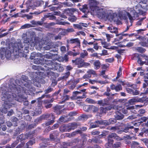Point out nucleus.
Here are the masks:
<instances>
[{
  "label": "nucleus",
  "instance_id": "obj_1",
  "mask_svg": "<svg viewBox=\"0 0 148 148\" xmlns=\"http://www.w3.org/2000/svg\"><path fill=\"white\" fill-rule=\"evenodd\" d=\"M147 4L145 2H140L138 5H136L134 8H128L127 9V12L124 11L122 12L123 14L126 16H122L124 19H127V16L130 21V25H132V23L136 17L140 15L145 16L146 14L147 10Z\"/></svg>",
  "mask_w": 148,
  "mask_h": 148
},
{
  "label": "nucleus",
  "instance_id": "obj_2",
  "mask_svg": "<svg viewBox=\"0 0 148 148\" xmlns=\"http://www.w3.org/2000/svg\"><path fill=\"white\" fill-rule=\"evenodd\" d=\"M28 79L27 76L22 75L20 79L15 80L16 84H11L9 85V88H10L12 91L17 94L21 92L26 93V88L29 90L33 88L27 82Z\"/></svg>",
  "mask_w": 148,
  "mask_h": 148
},
{
  "label": "nucleus",
  "instance_id": "obj_3",
  "mask_svg": "<svg viewBox=\"0 0 148 148\" xmlns=\"http://www.w3.org/2000/svg\"><path fill=\"white\" fill-rule=\"evenodd\" d=\"M44 73L39 71H37L36 72V74L38 76H35L34 77L33 82L34 85L38 87H40L41 85L40 84H44L45 83V81L43 79L40 77H42V75Z\"/></svg>",
  "mask_w": 148,
  "mask_h": 148
},
{
  "label": "nucleus",
  "instance_id": "obj_4",
  "mask_svg": "<svg viewBox=\"0 0 148 148\" xmlns=\"http://www.w3.org/2000/svg\"><path fill=\"white\" fill-rule=\"evenodd\" d=\"M44 3V1L42 0H28L26 3L29 5L30 8H33V7H38L41 6Z\"/></svg>",
  "mask_w": 148,
  "mask_h": 148
},
{
  "label": "nucleus",
  "instance_id": "obj_5",
  "mask_svg": "<svg viewBox=\"0 0 148 148\" xmlns=\"http://www.w3.org/2000/svg\"><path fill=\"white\" fill-rule=\"evenodd\" d=\"M89 5L91 11L93 12H97V11L99 10V7L98 5L99 3L95 0H89Z\"/></svg>",
  "mask_w": 148,
  "mask_h": 148
},
{
  "label": "nucleus",
  "instance_id": "obj_6",
  "mask_svg": "<svg viewBox=\"0 0 148 148\" xmlns=\"http://www.w3.org/2000/svg\"><path fill=\"white\" fill-rule=\"evenodd\" d=\"M42 65L45 67V70L46 71H49V70L53 69V64H55V62H53L51 60H42Z\"/></svg>",
  "mask_w": 148,
  "mask_h": 148
},
{
  "label": "nucleus",
  "instance_id": "obj_7",
  "mask_svg": "<svg viewBox=\"0 0 148 148\" xmlns=\"http://www.w3.org/2000/svg\"><path fill=\"white\" fill-rule=\"evenodd\" d=\"M73 128L72 127L71 125H70L69 124H63L59 128L60 131L62 132H69L72 130H73Z\"/></svg>",
  "mask_w": 148,
  "mask_h": 148
},
{
  "label": "nucleus",
  "instance_id": "obj_8",
  "mask_svg": "<svg viewBox=\"0 0 148 148\" xmlns=\"http://www.w3.org/2000/svg\"><path fill=\"white\" fill-rule=\"evenodd\" d=\"M145 101V99L143 97L140 98L137 97H135L130 100L128 102L130 104L132 105L136 102H139L143 103Z\"/></svg>",
  "mask_w": 148,
  "mask_h": 148
},
{
  "label": "nucleus",
  "instance_id": "obj_9",
  "mask_svg": "<svg viewBox=\"0 0 148 148\" xmlns=\"http://www.w3.org/2000/svg\"><path fill=\"white\" fill-rule=\"evenodd\" d=\"M27 139L26 133L24 134L22 133L19 136H17L16 138L17 140H18L19 142V140H20V141L23 146H24L25 144V143L24 142V141Z\"/></svg>",
  "mask_w": 148,
  "mask_h": 148
},
{
  "label": "nucleus",
  "instance_id": "obj_10",
  "mask_svg": "<svg viewBox=\"0 0 148 148\" xmlns=\"http://www.w3.org/2000/svg\"><path fill=\"white\" fill-rule=\"evenodd\" d=\"M116 122V119H110L109 120V121L106 120L103 121H97V123H98L99 124H103L105 125H108L110 124H113Z\"/></svg>",
  "mask_w": 148,
  "mask_h": 148
},
{
  "label": "nucleus",
  "instance_id": "obj_11",
  "mask_svg": "<svg viewBox=\"0 0 148 148\" xmlns=\"http://www.w3.org/2000/svg\"><path fill=\"white\" fill-rule=\"evenodd\" d=\"M99 10H98L99 12L97 13V12H93L94 14H95L99 16L101 18H102L105 16V10L103 8H99ZM98 11V10H97Z\"/></svg>",
  "mask_w": 148,
  "mask_h": 148
},
{
  "label": "nucleus",
  "instance_id": "obj_12",
  "mask_svg": "<svg viewBox=\"0 0 148 148\" xmlns=\"http://www.w3.org/2000/svg\"><path fill=\"white\" fill-rule=\"evenodd\" d=\"M53 70H57L59 72H62L64 70V68L61 66V65L60 64L55 62V64H54L53 65Z\"/></svg>",
  "mask_w": 148,
  "mask_h": 148
},
{
  "label": "nucleus",
  "instance_id": "obj_13",
  "mask_svg": "<svg viewBox=\"0 0 148 148\" xmlns=\"http://www.w3.org/2000/svg\"><path fill=\"white\" fill-rule=\"evenodd\" d=\"M112 99V97H108L106 99L98 101L97 104L103 106H105L109 103V100Z\"/></svg>",
  "mask_w": 148,
  "mask_h": 148
},
{
  "label": "nucleus",
  "instance_id": "obj_14",
  "mask_svg": "<svg viewBox=\"0 0 148 148\" xmlns=\"http://www.w3.org/2000/svg\"><path fill=\"white\" fill-rule=\"evenodd\" d=\"M64 106H56L53 108L54 112L57 114H60L62 113L61 109L64 107Z\"/></svg>",
  "mask_w": 148,
  "mask_h": 148
},
{
  "label": "nucleus",
  "instance_id": "obj_15",
  "mask_svg": "<svg viewBox=\"0 0 148 148\" xmlns=\"http://www.w3.org/2000/svg\"><path fill=\"white\" fill-rule=\"evenodd\" d=\"M66 85L68 86L70 89L73 90L74 89V78L69 80L66 83Z\"/></svg>",
  "mask_w": 148,
  "mask_h": 148
},
{
  "label": "nucleus",
  "instance_id": "obj_16",
  "mask_svg": "<svg viewBox=\"0 0 148 148\" xmlns=\"http://www.w3.org/2000/svg\"><path fill=\"white\" fill-rule=\"evenodd\" d=\"M128 107L126 106L124 108L122 107L117 106L116 107L117 110H119L121 113V112L124 114H126L127 113V110H129L127 108Z\"/></svg>",
  "mask_w": 148,
  "mask_h": 148
},
{
  "label": "nucleus",
  "instance_id": "obj_17",
  "mask_svg": "<svg viewBox=\"0 0 148 148\" xmlns=\"http://www.w3.org/2000/svg\"><path fill=\"white\" fill-rule=\"evenodd\" d=\"M113 139L108 137V143L106 144V148H112V144L113 143Z\"/></svg>",
  "mask_w": 148,
  "mask_h": 148
},
{
  "label": "nucleus",
  "instance_id": "obj_18",
  "mask_svg": "<svg viewBox=\"0 0 148 148\" xmlns=\"http://www.w3.org/2000/svg\"><path fill=\"white\" fill-rule=\"evenodd\" d=\"M36 131V129L32 132H29L28 133H26L27 138H29L30 139H31L34 136H36L37 135L36 133L35 132Z\"/></svg>",
  "mask_w": 148,
  "mask_h": 148
},
{
  "label": "nucleus",
  "instance_id": "obj_19",
  "mask_svg": "<svg viewBox=\"0 0 148 148\" xmlns=\"http://www.w3.org/2000/svg\"><path fill=\"white\" fill-rule=\"evenodd\" d=\"M115 119L118 120H120L122 119L124 116L119 110H117V112L114 115Z\"/></svg>",
  "mask_w": 148,
  "mask_h": 148
},
{
  "label": "nucleus",
  "instance_id": "obj_20",
  "mask_svg": "<svg viewBox=\"0 0 148 148\" xmlns=\"http://www.w3.org/2000/svg\"><path fill=\"white\" fill-rule=\"evenodd\" d=\"M107 29L112 33H115L116 34L118 32V29L112 26H109L107 28Z\"/></svg>",
  "mask_w": 148,
  "mask_h": 148
},
{
  "label": "nucleus",
  "instance_id": "obj_21",
  "mask_svg": "<svg viewBox=\"0 0 148 148\" xmlns=\"http://www.w3.org/2000/svg\"><path fill=\"white\" fill-rule=\"evenodd\" d=\"M84 62V60L80 58H78L75 60V67H77L79 68V66L82 65V62Z\"/></svg>",
  "mask_w": 148,
  "mask_h": 148
},
{
  "label": "nucleus",
  "instance_id": "obj_22",
  "mask_svg": "<svg viewBox=\"0 0 148 148\" xmlns=\"http://www.w3.org/2000/svg\"><path fill=\"white\" fill-rule=\"evenodd\" d=\"M58 132L57 131H55L52 133L50 134L49 137L51 140H54L56 138H57V136H58Z\"/></svg>",
  "mask_w": 148,
  "mask_h": 148
},
{
  "label": "nucleus",
  "instance_id": "obj_23",
  "mask_svg": "<svg viewBox=\"0 0 148 148\" xmlns=\"http://www.w3.org/2000/svg\"><path fill=\"white\" fill-rule=\"evenodd\" d=\"M94 68L96 70L99 69L101 66V64L99 60L95 61L93 63Z\"/></svg>",
  "mask_w": 148,
  "mask_h": 148
},
{
  "label": "nucleus",
  "instance_id": "obj_24",
  "mask_svg": "<svg viewBox=\"0 0 148 148\" xmlns=\"http://www.w3.org/2000/svg\"><path fill=\"white\" fill-rule=\"evenodd\" d=\"M8 16L6 14H4L2 15V17H3V19L0 22L2 24H5L10 19V18L8 17H8Z\"/></svg>",
  "mask_w": 148,
  "mask_h": 148
},
{
  "label": "nucleus",
  "instance_id": "obj_25",
  "mask_svg": "<svg viewBox=\"0 0 148 148\" xmlns=\"http://www.w3.org/2000/svg\"><path fill=\"white\" fill-rule=\"evenodd\" d=\"M70 74V72L68 71L65 73L63 74V75L59 77L60 79H64L66 80V79L68 78Z\"/></svg>",
  "mask_w": 148,
  "mask_h": 148
},
{
  "label": "nucleus",
  "instance_id": "obj_26",
  "mask_svg": "<svg viewBox=\"0 0 148 148\" xmlns=\"http://www.w3.org/2000/svg\"><path fill=\"white\" fill-rule=\"evenodd\" d=\"M74 0H66V1L63 3V4L67 6H71L73 5Z\"/></svg>",
  "mask_w": 148,
  "mask_h": 148
},
{
  "label": "nucleus",
  "instance_id": "obj_27",
  "mask_svg": "<svg viewBox=\"0 0 148 148\" xmlns=\"http://www.w3.org/2000/svg\"><path fill=\"white\" fill-rule=\"evenodd\" d=\"M112 108L111 107L109 106L107 107H101L100 108V112L101 113H106V111L110 110Z\"/></svg>",
  "mask_w": 148,
  "mask_h": 148
},
{
  "label": "nucleus",
  "instance_id": "obj_28",
  "mask_svg": "<svg viewBox=\"0 0 148 148\" xmlns=\"http://www.w3.org/2000/svg\"><path fill=\"white\" fill-rule=\"evenodd\" d=\"M24 45H32V44L34 45V43L33 42L32 40H31L29 38H27L24 39Z\"/></svg>",
  "mask_w": 148,
  "mask_h": 148
},
{
  "label": "nucleus",
  "instance_id": "obj_29",
  "mask_svg": "<svg viewBox=\"0 0 148 148\" xmlns=\"http://www.w3.org/2000/svg\"><path fill=\"white\" fill-rule=\"evenodd\" d=\"M73 142H70L68 143L63 142V145L61 147V148H68L67 147L71 146L73 145Z\"/></svg>",
  "mask_w": 148,
  "mask_h": 148
},
{
  "label": "nucleus",
  "instance_id": "obj_30",
  "mask_svg": "<svg viewBox=\"0 0 148 148\" xmlns=\"http://www.w3.org/2000/svg\"><path fill=\"white\" fill-rule=\"evenodd\" d=\"M88 118V117L87 115L85 114H82L80 116H79L76 120L77 121L85 120L87 119Z\"/></svg>",
  "mask_w": 148,
  "mask_h": 148
},
{
  "label": "nucleus",
  "instance_id": "obj_31",
  "mask_svg": "<svg viewBox=\"0 0 148 148\" xmlns=\"http://www.w3.org/2000/svg\"><path fill=\"white\" fill-rule=\"evenodd\" d=\"M127 108V109H128L129 110H130V112L133 113L135 114L137 112V111L136 110H137V109L136 108H135L134 106H129L128 107V108Z\"/></svg>",
  "mask_w": 148,
  "mask_h": 148
},
{
  "label": "nucleus",
  "instance_id": "obj_32",
  "mask_svg": "<svg viewBox=\"0 0 148 148\" xmlns=\"http://www.w3.org/2000/svg\"><path fill=\"white\" fill-rule=\"evenodd\" d=\"M44 19V18H42L41 19L40 21H35L33 24L36 25H42L43 24Z\"/></svg>",
  "mask_w": 148,
  "mask_h": 148
},
{
  "label": "nucleus",
  "instance_id": "obj_33",
  "mask_svg": "<svg viewBox=\"0 0 148 148\" xmlns=\"http://www.w3.org/2000/svg\"><path fill=\"white\" fill-rule=\"evenodd\" d=\"M80 40L78 38H75V47H80Z\"/></svg>",
  "mask_w": 148,
  "mask_h": 148
},
{
  "label": "nucleus",
  "instance_id": "obj_34",
  "mask_svg": "<svg viewBox=\"0 0 148 148\" xmlns=\"http://www.w3.org/2000/svg\"><path fill=\"white\" fill-rule=\"evenodd\" d=\"M147 85L145 83H144L143 84V88H144L143 90V92L141 93L140 95L142 94H148V88H147Z\"/></svg>",
  "mask_w": 148,
  "mask_h": 148
},
{
  "label": "nucleus",
  "instance_id": "obj_35",
  "mask_svg": "<svg viewBox=\"0 0 148 148\" xmlns=\"http://www.w3.org/2000/svg\"><path fill=\"white\" fill-rule=\"evenodd\" d=\"M42 60L40 58H36L34 60V63L36 64H41L42 65Z\"/></svg>",
  "mask_w": 148,
  "mask_h": 148
},
{
  "label": "nucleus",
  "instance_id": "obj_36",
  "mask_svg": "<svg viewBox=\"0 0 148 148\" xmlns=\"http://www.w3.org/2000/svg\"><path fill=\"white\" fill-rule=\"evenodd\" d=\"M85 101L88 103L96 104L97 103L96 101L89 98H86L85 100Z\"/></svg>",
  "mask_w": 148,
  "mask_h": 148
},
{
  "label": "nucleus",
  "instance_id": "obj_37",
  "mask_svg": "<svg viewBox=\"0 0 148 148\" xmlns=\"http://www.w3.org/2000/svg\"><path fill=\"white\" fill-rule=\"evenodd\" d=\"M80 54V57L82 58H84L88 55V53L86 50H84Z\"/></svg>",
  "mask_w": 148,
  "mask_h": 148
},
{
  "label": "nucleus",
  "instance_id": "obj_38",
  "mask_svg": "<svg viewBox=\"0 0 148 148\" xmlns=\"http://www.w3.org/2000/svg\"><path fill=\"white\" fill-rule=\"evenodd\" d=\"M137 62L140 65H143L144 64L146 65H148V60L147 62L145 61L144 62L142 61V59L140 58H138Z\"/></svg>",
  "mask_w": 148,
  "mask_h": 148
},
{
  "label": "nucleus",
  "instance_id": "obj_39",
  "mask_svg": "<svg viewBox=\"0 0 148 148\" xmlns=\"http://www.w3.org/2000/svg\"><path fill=\"white\" fill-rule=\"evenodd\" d=\"M18 121V119L16 117H15L12 119V122L13 124V125L14 126L16 127L18 125L17 122Z\"/></svg>",
  "mask_w": 148,
  "mask_h": 148
},
{
  "label": "nucleus",
  "instance_id": "obj_40",
  "mask_svg": "<svg viewBox=\"0 0 148 148\" xmlns=\"http://www.w3.org/2000/svg\"><path fill=\"white\" fill-rule=\"evenodd\" d=\"M135 49L138 52L143 53L145 52L146 49L142 47H137Z\"/></svg>",
  "mask_w": 148,
  "mask_h": 148
},
{
  "label": "nucleus",
  "instance_id": "obj_41",
  "mask_svg": "<svg viewBox=\"0 0 148 148\" xmlns=\"http://www.w3.org/2000/svg\"><path fill=\"white\" fill-rule=\"evenodd\" d=\"M53 90V89L51 88V86H49L47 89H46L44 92L45 94H48Z\"/></svg>",
  "mask_w": 148,
  "mask_h": 148
},
{
  "label": "nucleus",
  "instance_id": "obj_42",
  "mask_svg": "<svg viewBox=\"0 0 148 148\" xmlns=\"http://www.w3.org/2000/svg\"><path fill=\"white\" fill-rule=\"evenodd\" d=\"M90 66V64L89 63L84 62V61L82 62V65L80 66H79V68L81 67H84L85 68H87L88 66Z\"/></svg>",
  "mask_w": 148,
  "mask_h": 148
},
{
  "label": "nucleus",
  "instance_id": "obj_43",
  "mask_svg": "<svg viewBox=\"0 0 148 148\" xmlns=\"http://www.w3.org/2000/svg\"><path fill=\"white\" fill-rule=\"evenodd\" d=\"M90 110H91L93 112L97 111L99 110V107L92 105L90 106Z\"/></svg>",
  "mask_w": 148,
  "mask_h": 148
},
{
  "label": "nucleus",
  "instance_id": "obj_44",
  "mask_svg": "<svg viewBox=\"0 0 148 148\" xmlns=\"http://www.w3.org/2000/svg\"><path fill=\"white\" fill-rule=\"evenodd\" d=\"M69 95H64V96H63V98H62V99H63L64 100L60 101V103H63L65 101L69 99Z\"/></svg>",
  "mask_w": 148,
  "mask_h": 148
},
{
  "label": "nucleus",
  "instance_id": "obj_45",
  "mask_svg": "<svg viewBox=\"0 0 148 148\" xmlns=\"http://www.w3.org/2000/svg\"><path fill=\"white\" fill-rule=\"evenodd\" d=\"M101 44L102 45H103V47L107 49H109L108 47L109 46V44L107 43L105 41H102L101 42Z\"/></svg>",
  "mask_w": 148,
  "mask_h": 148
},
{
  "label": "nucleus",
  "instance_id": "obj_46",
  "mask_svg": "<svg viewBox=\"0 0 148 148\" xmlns=\"http://www.w3.org/2000/svg\"><path fill=\"white\" fill-rule=\"evenodd\" d=\"M116 36H118V38L115 39L116 41H119L123 38V36L121 33L120 34H117V33L116 34Z\"/></svg>",
  "mask_w": 148,
  "mask_h": 148
},
{
  "label": "nucleus",
  "instance_id": "obj_47",
  "mask_svg": "<svg viewBox=\"0 0 148 148\" xmlns=\"http://www.w3.org/2000/svg\"><path fill=\"white\" fill-rule=\"evenodd\" d=\"M91 105H85L83 107V109L86 112H89L90 111Z\"/></svg>",
  "mask_w": 148,
  "mask_h": 148
},
{
  "label": "nucleus",
  "instance_id": "obj_48",
  "mask_svg": "<svg viewBox=\"0 0 148 148\" xmlns=\"http://www.w3.org/2000/svg\"><path fill=\"white\" fill-rule=\"evenodd\" d=\"M126 101V99H117L115 100H114L113 102H116L117 103H124Z\"/></svg>",
  "mask_w": 148,
  "mask_h": 148
},
{
  "label": "nucleus",
  "instance_id": "obj_49",
  "mask_svg": "<svg viewBox=\"0 0 148 148\" xmlns=\"http://www.w3.org/2000/svg\"><path fill=\"white\" fill-rule=\"evenodd\" d=\"M47 53L45 54L44 56V57L48 59H51L52 58L53 55L49 52H47Z\"/></svg>",
  "mask_w": 148,
  "mask_h": 148
},
{
  "label": "nucleus",
  "instance_id": "obj_50",
  "mask_svg": "<svg viewBox=\"0 0 148 148\" xmlns=\"http://www.w3.org/2000/svg\"><path fill=\"white\" fill-rule=\"evenodd\" d=\"M30 45H24V52L25 53H27L29 52V47Z\"/></svg>",
  "mask_w": 148,
  "mask_h": 148
},
{
  "label": "nucleus",
  "instance_id": "obj_51",
  "mask_svg": "<svg viewBox=\"0 0 148 148\" xmlns=\"http://www.w3.org/2000/svg\"><path fill=\"white\" fill-rule=\"evenodd\" d=\"M35 143V142L32 140H30L26 143V147L27 148L29 147V146L32 145Z\"/></svg>",
  "mask_w": 148,
  "mask_h": 148
},
{
  "label": "nucleus",
  "instance_id": "obj_52",
  "mask_svg": "<svg viewBox=\"0 0 148 148\" xmlns=\"http://www.w3.org/2000/svg\"><path fill=\"white\" fill-rule=\"evenodd\" d=\"M55 122V120H51L49 121L46 122L45 123V125L47 126L53 124Z\"/></svg>",
  "mask_w": 148,
  "mask_h": 148
},
{
  "label": "nucleus",
  "instance_id": "obj_53",
  "mask_svg": "<svg viewBox=\"0 0 148 148\" xmlns=\"http://www.w3.org/2000/svg\"><path fill=\"white\" fill-rule=\"evenodd\" d=\"M122 88L121 85L120 84L116 86L115 90L116 92H118L122 90Z\"/></svg>",
  "mask_w": 148,
  "mask_h": 148
},
{
  "label": "nucleus",
  "instance_id": "obj_54",
  "mask_svg": "<svg viewBox=\"0 0 148 148\" xmlns=\"http://www.w3.org/2000/svg\"><path fill=\"white\" fill-rule=\"evenodd\" d=\"M122 75V70L121 67H120L119 69V71L117 73V76L116 77V79L119 78Z\"/></svg>",
  "mask_w": 148,
  "mask_h": 148
},
{
  "label": "nucleus",
  "instance_id": "obj_55",
  "mask_svg": "<svg viewBox=\"0 0 148 148\" xmlns=\"http://www.w3.org/2000/svg\"><path fill=\"white\" fill-rule=\"evenodd\" d=\"M86 130L87 128L86 127H83L82 128H80V130H79L75 132V133L81 134L82 133L81 130L85 131Z\"/></svg>",
  "mask_w": 148,
  "mask_h": 148
},
{
  "label": "nucleus",
  "instance_id": "obj_56",
  "mask_svg": "<svg viewBox=\"0 0 148 148\" xmlns=\"http://www.w3.org/2000/svg\"><path fill=\"white\" fill-rule=\"evenodd\" d=\"M106 35L107 39V41L108 42H109L110 41L111 38H112L113 37V35L112 34H106Z\"/></svg>",
  "mask_w": 148,
  "mask_h": 148
},
{
  "label": "nucleus",
  "instance_id": "obj_57",
  "mask_svg": "<svg viewBox=\"0 0 148 148\" xmlns=\"http://www.w3.org/2000/svg\"><path fill=\"white\" fill-rule=\"evenodd\" d=\"M11 56V52L10 51H8L5 52V56L7 58H10Z\"/></svg>",
  "mask_w": 148,
  "mask_h": 148
},
{
  "label": "nucleus",
  "instance_id": "obj_58",
  "mask_svg": "<svg viewBox=\"0 0 148 148\" xmlns=\"http://www.w3.org/2000/svg\"><path fill=\"white\" fill-rule=\"evenodd\" d=\"M87 73L90 74V75H91V74L94 75L96 74L95 71L92 69H89L87 71Z\"/></svg>",
  "mask_w": 148,
  "mask_h": 148
},
{
  "label": "nucleus",
  "instance_id": "obj_59",
  "mask_svg": "<svg viewBox=\"0 0 148 148\" xmlns=\"http://www.w3.org/2000/svg\"><path fill=\"white\" fill-rule=\"evenodd\" d=\"M121 145V144L120 143H116L114 144L113 147L114 148H120Z\"/></svg>",
  "mask_w": 148,
  "mask_h": 148
},
{
  "label": "nucleus",
  "instance_id": "obj_60",
  "mask_svg": "<svg viewBox=\"0 0 148 148\" xmlns=\"http://www.w3.org/2000/svg\"><path fill=\"white\" fill-rule=\"evenodd\" d=\"M97 121H96L94 123H92V125L91 124V127L92 128H94L98 127L99 124H99L98 123H97L96 122Z\"/></svg>",
  "mask_w": 148,
  "mask_h": 148
},
{
  "label": "nucleus",
  "instance_id": "obj_61",
  "mask_svg": "<svg viewBox=\"0 0 148 148\" xmlns=\"http://www.w3.org/2000/svg\"><path fill=\"white\" fill-rule=\"evenodd\" d=\"M138 113L139 114L138 115V116H142V115L145 113V109H141L139 110L138 111Z\"/></svg>",
  "mask_w": 148,
  "mask_h": 148
},
{
  "label": "nucleus",
  "instance_id": "obj_62",
  "mask_svg": "<svg viewBox=\"0 0 148 148\" xmlns=\"http://www.w3.org/2000/svg\"><path fill=\"white\" fill-rule=\"evenodd\" d=\"M45 94H44L42 95L41 97H40L38 98V104H42V101H41V99H42L44 98L45 97Z\"/></svg>",
  "mask_w": 148,
  "mask_h": 148
},
{
  "label": "nucleus",
  "instance_id": "obj_63",
  "mask_svg": "<svg viewBox=\"0 0 148 148\" xmlns=\"http://www.w3.org/2000/svg\"><path fill=\"white\" fill-rule=\"evenodd\" d=\"M35 113L36 115H39L42 112L41 109L40 108H38V109L36 108L35 110Z\"/></svg>",
  "mask_w": 148,
  "mask_h": 148
},
{
  "label": "nucleus",
  "instance_id": "obj_64",
  "mask_svg": "<svg viewBox=\"0 0 148 148\" xmlns=\"http://www.w3.org/2000/svg\"><path fill=\"white\" fill-rule=\"evenodd\" d=\"M59 126V124L56 123L54 124L51 127V130H54L58 128Z\"/></svg>",
  "mask_w": 148,
  "mask_h": 148
}]
</instances>
